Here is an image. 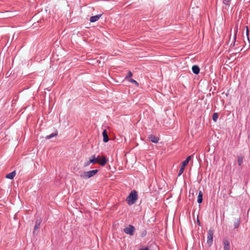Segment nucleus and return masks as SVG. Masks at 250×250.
Masks as SVG:
<instances>
[{
    "mask_svg": "<svg viewBox=\"0 0 250 250\" xmlns=\"http://www.w3.org/2000/svg\"><path fill=\"white\" fill-rule=\"evenodd\" d=\"M98 172V170L97 169L91 170L88 171L81 170L78 172L77 175L83 179H87L94 176Z\"/></svg>",
    "mask_w": 250,
    "mask_h": 250,
    "instance_id": "obj_1",
    "label": "nucleus"
},
{
    "mask_svg": "<svg viewBox=\"0 0 250 250\" xmlns=\"http://www.w3.org/2000/svg\"><path fill=\"white\" fill-rule=\"evenodd\" d=\"M137 192L135 190L131 191L126 198V201L129 205H132L135 203L137 200Z\"/></svg>",
    "mask_w": 250,
    "mask_h": 250,
    "instance_id": "obj_2",
    "label": "nucleus"
},
{
    "mask_svg": "<svg viewBox=\"0 0 250 250\" xmlns=\"http://www.w3.org/2000/svg\"><path fill=\"white\" fill-rule=\"evenodd\" d=\"M191 155L188 156L186 160L182 162V165L179 171L178 176H181L183 173L185 167L188 164L189 161L191 160Z\"/></svg>",
    "mask_w": 250,
    "mask_h": 250,
    "instance_id": "obj_3",
    "label": "nucleus"
},
{
    "mask_svg": "<svg viewBox=\"0 0 250 250\" xmlns=\"http://www.w3.org/2000/svg\"><path fill=\"white\" fill-rule=\"evenodd\" d=\"M135 231V228L133 226L131 225H129L128 227L125 228L124 229V232L125 233L131 236L134 235Z\"/></svg>",
    "mask_w": 250,
    "mask_h": 250,
    "instance_id": "obj_4",
    "label": "nucleus"
},
{
    "mask_svg": "<svg viewBox=\"0 0 250 250\" xmlns=\"http://www.w3.org/2000/svg\"><path fill=\"white\" fill-rule=\"evenodd\" d=\"M213 234V230L210 229L208 232L207 238V243L209 245L212 244Z\"/></svg>",
    "mask_w": 250,
    "mask_h": 250,
    "instance_id": "obj_5",
    "label": "nucleus"
},
{
    "mask_svg": "<svg viewBox=\"0 0 250 250\" xmlns=\"http://www.w3.org/2000/svg\"><path fill=\"white\" fill-rule=\"evenodd\" d=\"M224 250H230V242L228 239H224L223 241Z\"/></svg>",
    "mask_w": 250,
    "mask_h": 250,
    "instance_id": "obj_6",
    "label": "nucleus"
},
{
    "mask_svg": "<svg viewBox=\"0 0 250 250\" xmlns=\"http://www.w3.org/2000/svg\"><path fill=\"white\" fill-rule=\"evenodd\" d=\"M148 139L152 143H157L159 140V138L155 135L150 134L148 136Z\"/></svg>",
    "mask_w": 250,
    "mask_h": 250,
    "instance_id": "obj_7",
    "label": "nucleus"
},
{
    "mask_svg": "<svg viewBox=\"0 0 250 250\" xmlns=\"http://www.w3.org/2000/svg\"><path fill=\"white\" fill-rule=\"evenodd\" d=\"M41 222H42L41 219H37L36 221L35 225L34 230H33L34 234H35L36 230L40 228Z\"/></svg>",
    "mask_w": 250,
    "mask_h": 250,
    "instance_id": "obj_8",
    "label": "nucleus"
},
{
    "mask_svg": "<svg viewBox=\"0 0 250 250\" xmlns=\"http://www.w3.org/2000/svg\"><path fill=\"white\" fill-rule=\"evenodd\" d=\"M107 162V159L106 157L103 156L100 159L99 164L102 166H104Z\"/></svg>",
    "mask_w": 250,
    "mask_h": 250,
    "instance_id": "obj_9",
    "label": "nucleus"
},
{
    "mask_svg": "<svg viewBox=\"0 0 250 250\" xmlns=\"http://www.w3.org/2000/svg\"><path fill=\"white\" fill-rule=\"evenodd\" d=\"M103 141L104 143H106L109 141V138L107 134V132L106 130L104 129L103 132Z\"/></svg>",
    "mask_w": 250,
    "mask_h": 250,
    "instance_id": "obj_10",
    "label": "nucleus"
},
{
    "mask_svg": "<svg viewBox=\"0 0 250 250\" xmlns=\"http://www.w3.org/2000/svg\"><path fill=\"white\" fill-rule=\"evenodd\" d=\"M101 16H102V14L97 15L95 16H91L90 18L89 21L91 22H95V21H97L100 18V17Z\"/></svg>",
    "mask_w": 250,
    "mask_h": 250,
    "instance_id": "obj_11",
    "label": "nucleus"
},
{
    "mask_svg": "<svg viewBox=\"0 0 250 250\" xmlns=\"http://www.w3.org/2000/svg\"><path fill=\"white\" fill-rule=\"evenodd\" d=\"M192 72L195 74H198L200 72V68L198 65H193L192 67Z\"/></svg>",
    "mask_w": 250,
    "mask_h": 250,
    "instance_id": "obj_12",
    "label": "nucleus"
},
{
    "mask_svg": "<svg viewBox=\"0 0 250 250\" xmlns=\"http://www.w3.org/2000/svg\"><path fill=\"white\" fill-rule=\"evenodd\" d=\"M16 175V172L15 171H13L8 174H7L5 177L7 179H13L14 178V177Z\"/></svg>",
    "mask_w": 250,
    "mask_h": 250,
    "instance_id": "obj_13",
    "label": "nucleus"
},
{
    "mask_svg": "<svg viewBox=\"0 0 250 250\" xmlns=\"http://www.w3.org/2000/svg\"><path fill=\"white\" fill-rule=\"evenodd\" d=\"M203 201V193L201 190L199 191V194L197 198V202L201 204Z\"/></svg>",
    "mask_w": 250,
    "mask_h": 250,
    "instance_id": "obj_14",
    "label": "nucleus"
},
{
    "mask_svg": "<svg viewBox=\"0 0 250 250\" xmlns=\"http://www.w3.org/2000/svg\"><path fill=\"white\" fill-rule=\"evenodd\" d=\"M58 135V132L57 131H56V132H54V133H51V134L49 135H47L46 137H45V139H50L55 136H56L57 135Z\"/></svg>",
    "mask_w": 250,
    "mask_h": 250,
    "instance_id": "obj_15",
    "label": "nucleus"
},
{
    "mask_svg": "<svg viewBox=\"0 0 250 250\" xmlns=\"http://www.w3.org/2000/svg\"><path fill=\"white\" fill-rule=\"evenodd\" d=\"M238 164L239 166H241L243 162V157L241 156H238Z\"/></svg>",
    "mask_w": 250,
    "mask_h": 250,
    "instance_id": "obj_16",
    "label": "nucleus"
},
{
    "mask_svg": "<svg viewBox=\"0 0 250 250\" xmlns=\"http://www.w3.org/2000/svg\"><path fill=\"white\" fill-rule=\"evenodd\" d=\"M219 115L218 113H214L212 115V120L214 122H216L218 119Z\"/></svg>",
    "mask_w": 250,
    "mask_h": 250,
    "instance_id": "obj_17",
    "label": "nucleus"
},
{
    "mask_svg": "<svg viewBox=\"0 0 250 250\" xmlns=\"http://www.w3.org/2000/svg\"><path fill=\"white\" fill-rule=\"evenodd\" d=\"M240 225V219H238L236 221V222H234V229H237L239 227Z\"/></svg>",
    "mask_w": 250,
    "mask_h": 250,
    "instance_id": "obj_18",
    "label": "nucleus"
},
{
    "mask_svg": "<svg viewBox=\"0 0 250 250\" xmlns=\"http://www.w3.org/2000/svg\"><path fill=\"white\" fill-rule=\"evenodd\" d=\"M93 159H91L90 160V162L93 164H95V163H97V160L96 159L95 155H94L92 156Z\"/></svg>",
    "mask_w": 250,
    "mask_h": 250,
    "instance_id": "obj_19",
    "label": "nucleus"
},
{
    "mask_svg": "<svg viewBox=\"0 0 250 250\" xmlns=\"http://www.w3.org/2000/svg\"><path fill=\"white\" fill-rule=\"evenodd\" d=\"M132 76V72L130 71H129L126 75V76H125V79L128 80V79H129V78L130 77H131Z\"/></svg>",
    "mask_w": 250,
    "mask_h": 250,
    "instance_id": "obj_20",
    "label": "nucleus"
},
{
    "mask_svg": "<svg viewBox=\"0 0 250 250\" xmlns=\"http://www.w3.org/2000/svg\"><path fill=\"white\" fill-rule=\"evenodd\" d=\"M128 81L132 83L135 84L137 86L139 85V83H138V82L132 78L128 79Z\"/></svg>",
    "mask_w": 250,
    "mask_h": 250,
    "instance_id": "obj_21",
    "label": "nucleus"
},
{
    "mask_svg": "<svg viewBox=\"0 0 250 250\" xmlns=\"http://www.w3.org/2000/svg\"><path fill=\"white\" fill-rule=\"evenodd\" d=\"M237 29H238V25L236 24L235 25V30H234V41L236 40V38Z\"/></svg>",
    "mask_w": 250,
    "mask_h": 250,
    "instance_id": "obj_22",
    "label": "nucleus"
},
{
    "mask_svg": "<svg viewBox=\"0 0 250 250\" xmlns=\"http://www.w3.org/2000/svg\"><path fill=\"white\" fill-rule=\"evenodd\" d=\"M249 28H248V26H246V35L247 37L248 40L249 41V42H250V38H249Z\"/></svg>",
    "mask_w": 250,
    "mask_h": 250,
    "instance_id": "obj_23",
    "label": "nucleus"
},
{
    "mask_svg": "<svg viewBox=\"0 0 250 250\" xmlns=\"http://www.w3.org/2000/svg\"><path fill=\"white\" fill-rule=\"evenodd\" d=\"M146 234H147L146 230H144L142 232V233H141V236H142V237H145V236H146Z\"/></svg>",
    "mask_w": 250,
    "mask_h": 250,
    "instance_id": "obj_24",
    "label": "nucleus"
},
{
    "mask_svg": "<svg viewBox=\"0 0 250 250\" xmlns=\"http://www.w3.org/2000/svg\"><path fill=\"white\" fill-rule=\"evenodd\" d=\"M138 250H151L147 247H145L140 248Z\"/></svg>",
    "mask_w": 250,
    "mask_h": 250,
    "instance_id": "obj_25",
    "label": "nucleus"
},
{
    "mask_svg": "<svg viewBox=\"0 0 250 250\" xmlns=\"http://www.w3.org/2000/svg\"><path fill=\"white\" fill-rule=\"evenodd\" d=\"M90 164H91V163L90 162V160H89V161L85 162L83 166H84V167H86L88 166Z\"/></svg>",
    "mask_w": 250,
    "mask_h": 250,
    "instance_id": "obj_26",
    "label": "nucleus"
},
{
    "mask_svg": "<svg viewBox=\"0 0 250 250\" xmlns=\"http://www.w3.org/2000/svg\"><path fill=\"white\" fill-rule=\"evenodd\" d=\"M224 3L225 4H229V2L230 1V0H224Z\"/></svg>",
    "mask_w": 250,
    "mask_h": 250,
    "instance_id": "obj_27",
    "label": "nucleus"
},
{
    "mask_svg": "<svg viewBox=\"0 0 250 250\" xmlns=\"http://www.w3.org/2000/svg\"><path fill=\"white\" fill-rule=\"evenodd\" d=\"M101 157L100 156H98L97 157H96V159L97 160V163L99 164V162L100 161Z\"/></svg>",
    "mask_w": 250,
    "mask_h": 250,
    "instance_id": "obj_28",
    "label": "nucleus"
},
{
    "mask_svg": "<svg viewBox=\"0 0 250 250\" xmlns=\"http://www.w3.org/2000/svg\"><path fill=\"white\" fill-rule=\"evenodd\" d=\"M197 223L199 225H200V223L199 220H197Z\"/></svg>",
    "mask_w": 250,
    "mask_h": 250,
    "instance_id": "obj_29",
    "label": "nucleus"
}]
</instances>
